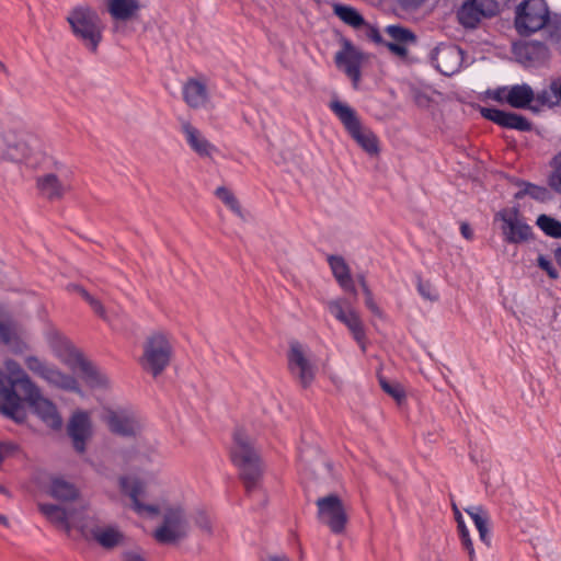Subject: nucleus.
Instances as JSON below:
<instances>
[{
	"mask_svg": "<svg viewBox=\"0 0 561 561\" xmlns=\"http://www.w3.org/2000/svg\"><path fill=\"white\" fill-rule=\"evenodd\" d=\"M457 528H458L459 536L465 535V534H469V530H468L465 522H460L459 525H457Z\"/></svg>",
	"mask_w": 561,
	"mask_h": 561,
	"instance_id": "obj_55",
	"label": "nucleus"
},
{
	"mask_svg": "<svg viewBox=\"0 0 561 561\" xmlns=\"http://www.w3.org/2000/svg\"><path fill=\"white\" fill-rule=\"evenodd\" d=\"M0 70L1 71H4L5 70V66L0 61Z\"/></svg>",
	"mask_w": 561,
	"mask_h": 561,
	"instance_id": "obj_60",
	"label": "nucleus"
},
{
	"mask_svg": "<svg viewBox=\"0 0 561 561\" xmlns=\"http://www.w3.org/2000/svg\"><path fill=\"white\" fill-rule=\"evenodd\" d=\"M4 492H5V489L2 485H0V493H4Z\"/></svg>",
	"mask_w": 561,
	"mask_h": 561,
	"instance_id": "obj_61",
	"label": "nucleus"
},
{
	"mask_svg": "<svg viewBox=\"0 0 561 561\" xmlns=\"http://www.w3.org/2000/svg\"><path fill=\"white\" fill-rule=\"evenodd\" d=\"M466 513L471 517L479 537L482 542L488 547L491 545V533L489 528V515L481 506H470L465 510Z\"/></svg>",
	"mask_w": 561,
	"mask_h": 561,
	"instance_id": "obj_33",
	"label": "nucleus"
},
{
	"mask_svg": "<svg viewBox=\"0 0 561 561\" xmlns=\"http://www.w3.org/2000/svg\"><path fill=\"white\" fill-rule=\"evenodd\" d=\"M231 459L240 469V474L249 496L257 500L261 505H265L267 499L265 492L260 486L262 473L260 459L242 430H237L233 434Z\"/></svg>",
	"mask_w": 561,
	"mask_h": 561,
	"instance_id": "obj_2",
	"label": "nucleus"
},
{
	"mask_svg": "<svg viewBox=\"0 0 561 561\" xmlns=\"http://www.w3.org/2000/svg\"><path fill=\"white\" fill-rule=\"evenodd\" d=\"M369 37H370L374 42H376V43H383V41H382V37H381L380 33H379V32H378V30H376V28H373V30L370 31V33H369Z\"/></svg>",
	"mask_w": 561,
	"mask_h": 561,
	"instance_id": "obj_54",
	"label": "nucleus"
},
{
	"mask_svg": "<svg viewBox=\"0 0 561 561\" xmlns=\"http://www.w3.org/2000/svg\"><path fill=\"white\" fill-rule=\"evenodd\" d=\"M494 0H468L458 11L459 22L466 27H476L484 18H491L497 12Z\"/></svg>",
	"mask_w": 561,
	"mask_h": 561,
	"instance_id": "obj_17",
	"label": "nucleus"
},
{
	"mask_svg": "<svg viewBox=\"0 0 561 561\" xmlns=\"http://www.w3.org/2000/svg\"><path fill=\"white\" fill-rule=\"evenodd\" d=\"M558 156H561V151L557 153Z\"/></svg>",
	"mask_w": 561,
	"mask_h": 561,
	"instance_id": "obj_62",
	"label": "nucleus"
},
{
	"mask_svg": "<svg viewBox=\"0 0 561 561\" xmlns=\"http://www.w3.org/2000/svg\"><path fill=\"white\" fill-rule=\"evenodd\" d=\"M38 510L49 523L67 534L73 528L78 529V524L85 523L88 517L82 510L66 508L57 504L39 503Z\"/></svg>",
	"mask_w": 561,
	"mask_h": 561,
	"instance_id": "obj_13",
	"label": "nucleus"
},
{
	"mask_svg": "<svg viewBox=\"0 0 561 561\" xmlns=\"http://www.w3.org/2000/svg\"><path fill=\"white\" fill-rule=\"evenodd\" d=\"M318 518L332 533L341 534L346 525L347 516L342 501L337 495L330 494L317 500Z\"/></svg>",
	"mask_w": 561,
	"mask_h": 561,
	"instance_id": "obj_14",
	"label": "nucleus"
},
{
	"mask_svg": "<svg viewBox=\"0 0 561 561\" xmlns=\"http://www.w3.org/2000/svg\"><path fill=\"white\" fill-rule=\"evenodd\" d=\"M182 93L186 104L193 108L203 107L208 101V93L205 84L194 79H190L183 85Z\"/></svg>",
	"mask_w": 561,
	"mask_h": 561,
	"instance_id": "obj_32",
	"label": "nucleus"
},
{
	"mask_svg": "<svg viewBox=\"0 0 561 561\" xmlns=\"http://www.w3.org/2000/svg\"><path fill=\"white\" fill-rule=\"evenodd\" d=\"M78 530L87 539L95 540L101 547L112 549L123 539V533L115 526H98L94 517L88 516L85 523L78 524Z\"/></svg>",
	"mask_w": 561,
	"mask_h": 561,
	"instance_id": "obj_16",
	"label": "nucleus"
},
{
	"mask_svg": "<svg viewBox=\"0 0 561 561\" xmlns=\"http://www.w3.org/2000/svg\"><path fill=\"white\" fill-rule=\"evenodd\" d=\"M123 561H146L145 558L135 551L126 552L123 557Z\"/></svg>",
	"mask_w": 561,
	"mask_h": 561,
	"instance_id": "obj_51",
	"label": "nucleus"
},
{
	"mask_svg": "<svg viewBox=\"0 0 561 561\" xmlns=\"http://www.w3.org/2000/svg\"><path fill=\"white\" fill-rule=\"evenodd\" d=\"M386 33L393 39L392 43L411 44L415 42V35L408 28L398 25H388Z\"/></svg>",
	"mask_w": 561,
	"mask_h": 561,
	"instance_id": "obj_39",
	"label": "nucleus"
},
{
	"mask_svg": "<svg viewBox=\"0 0 561 561\" xmlns=\"http://www.w3.org/2000/svg\"><path fill=\"white\" fill-rule=\"evenodd\" d=\"M37 142L34 136L25 131L5 133L2 156L13 162H23L31 157Z\"/></svg>",
	"mask_w": 561,
	"mask_h": 561,
	"instance_id": "obj_15",
	"label": "nucleus"
},
{
	"mask_svg": "<svg viewBox=\"0 0 561 561\" xmlns=\"http://www.w3.org/2000/svg\"><path fill=\"white\" fill-rule=\"evenodd\" d=\"M516 185L519 187V190L514 195L516 199H522L525 196H529L538 202H547L551 198V193L546 186L537 185L526 181H518Z\"/></svg>",
	"mask_w": 561,
	"mask_h": 561,
	"instance_id": "obj_35",
	"label": "nucleus"
},
{
	"mask_svg": "<svg viewBox=\"0 0 561 561\" xmlns=\"http://www.w3.org/2000/svg\"><path fill=\"white\" fill-rule=\"evenodd\" d=\"M481 115L504 128L519 131H528L531 129L530 122L523 115L516 113L504 112L494 107H482Z\"/></svg>",
	"mask_w": 561,
	"mask_h": 561,
	"instance_id": "obj_23",
	"label": "nucleus"
},
{
	"mask_svg": "<svg viewBox=\"0 0 561 561\" xmlns=\"http://www.w3.org/2000/svg\"><path fill=\"white\" fill-rule=\"evenodd\" d=\"M417 291L424 299H427L430 301H435L438 299L437 291L427 282H422L421 279H419Z\"/></svg>",
	"mask_w": 561,
	"mask_h": 561,
	"instance_id": "obj_44",
	"label": "nucleus"
},
{
	"mask_svg": "<svg viewBox=\"0 0 561 561\" xmlns=\"http://www.w3.org/2000/svg\"><path fill=\"white\" fill-rule=\"evenodd\" d=\"M513 53L519 62L524 65H534L547 57L548 48L543 43L531 41L515 44Z\"/></svg>",
	"mask_w": 561,
	"mask_h": 561,
	"instance_id": "obj_26",
	"label": "nucleus"
},
{
	"mask_svg": "<svg viewBox=\"0 0 561 561\" xmlns=\"http://www.w3.org/2000/svg\"><path fill=\"white\" fill-rule=\"evenodd\" d=\"M288 368L304 388L309 387L316 377L317 366L310 352L300 343H290Z\"/></svg>",
	"mask_w": 561,
	"mask_h": 561,
	"instance_id": "obj_11",
	"label": "nucleus"
},
{
	"mask_svg": "<svg viewBox=\"0 0 561 561\" xmlns=\"http://www.w3.org/2000/svg\"><path fill=\"white\" fill-rule=\"evenodd\" d=\"M460 231H461V234L468 240L471 239L473 236L472 230L468 224H462L460 227Z\"/></svg>",
	"mask_w": 561,
	"mask_h": 561,
	"instance_id": "obj_53",
	"label": "nucleus"
},
{
	"mask_svg": "<svg viewBox=\"0 0 561 561\" xmlns=\"http://www.w3.org/2000/svg\"><path fill=\"white\" fill-rule=\"evenodd\" d=\"M102 420L107 424L111 432L121 436H136L140 432V423L128 411L106 410L102 415Z\"/></svg>",
	"mask_w": 561,
	"mask_h": 561,
	"instance_id": "obj_18",
	"label": "nucleus"
},
{
	"mask_svg": "<svg viewBox=\"0 0 561 561\" xmlns=\"http://www.w3.org/2000/svg\"><path fill=\"white\" fill-rule=\"evenodd\" d=\"M535 100L541 105L553 106L561 102L558 92L554 90V81L551 82L548 89H543L535 95Z\"/></svg>",
	"mask_w": 561,
	"mask_h": 561,
	"instance_id": "obj_40",
	"label": "nucleus"
},
{
	"mask_svg": "<svg viewBox=\"0 0 561 561\" xmlns=\"http://www.w3.org/2000/svg\"><path fill=\"white\" fill-rule=\"evenodd\" d=\"M456 519H457V525H459V523H460V522H463L462 516H461V515H460V513H458V512H457V517H456Z\"/></svg>",
	"mask_w": 561,
	"mask_h": 561,
	"instance_id": "obj_59",
	"label": "nucleus"
},
{
	"mask_svg": "<svg viewBox=\"0 0 561 561\" xmlns=\"http://www.w3.org/2000/svg\"><path fill=\"white\" fill-rule=\"evenodd\" d=\"M39 193L48 199H58L69 190V183L55 173H47L37 179Z\"/></svg>",
	"mask_w": 561,
	"mask_h": 561,
	"instance_id": "obj_28",
	"label": "nucleus"
},
{
	"mask_svg": "<svg viewBox=\"0 0 561 561\" xmlns=\"http://www.w3.org/2000/svg\"><path fill=\"white\" fill-rule=\"evenodd\" d=\"M328 311L343 323L357 344L365 351V329L359 314L346 298H336L325 302Z\"/></svg>",
	"mask_w": 561,
	"mask_h": 561,
	"instance_id": "obj_9",
	"label": "nucleus"
},
{
	"mask_svg": "<svg viewBox=\"0 0 561 561\" xmlns=\"http://www.w3.org/2000/svg\"><path fill=\"white\" fill-rule=\"evenodd\" d=\"M4 366L14 380L7 385L4 376L0 370V412L16 422H22L25 419V410L22 399L14 390V386H18L23 393V380L31 378L13 359H8Z\"/></svg>",
	"mask_w": 561,
	"mask_h": 561,
	"instance_id": "obj_4",
	"label": "nucleus"
},
{
	"mask_svg": "<svg viewBox=\"0 0 561 561\" xmlns=\"http://www.w3.org/2000/svg\"><path fill=\"white\" fill-rule=\"evenodd\" d=\"M548 21L549 10L545 0H526L517 7L515 26L520 35L541 30Z\"/></svg>",
	"mask_w": 561,
	"mask_h": 561,
	"instance_id": "obj_7",
	"label": "nucleus"
},
{
	"mask_svg": "<svg viewBox=\"0 0 561 561\" xmlns=\"http://www.w3.org/2000/svg\"><path fill=\"white\" fill-rule=\"evenodd\" d=\"M23 394L25 401L33 409L34 413L49 427L59 430L62 426V419L56 405L43 397L39 388L31 380H23Z\"/></svg>",
	"mask_w": 561,
	"mask_h": 561,
	"instance_id": "obj_8",
	"label": "nucleus"
},
{
	"mask_svg": "<svg viewBox=\"0 0 561 561\" xmlns=\"http://www.w3.org/2000/svg\"><path fill=\"white\" fill-rule=\"evenodd\" d=\"M510 87H500L495 90L489 91L488 95L496 102H505L508 104Z\"/></svg>",
	"mask_w": 561,
	"mask_h": 561,
	"instance_id": "obj_47",
	"label": "nucleus"
},
{
	"mask_svg": "<svg viewBox=\"0 0 561 561\" xmlns=\"http://www.w3.org/2000/svg\"><path fill=\"white\" fill-rule=\"evenodd\" d=\"M333 11L340 20L354 28H359L365 24L364 18L352 7L335 4Z\"/></svg>",
	"mask_w": 561,
	"mask_h": 561,
	"instance_id": "obj_36",
	"label": "nucleus"
},
{
	"mask_svg": "<svg viewBox=\"0 0 561 561\" xmlns=\"http://www.w3.org/2000/svg\"><path fill=\"white\" fill-rule=\"evenodd\" d=\"M181 131L185 137L186 142L193 151L201 157H210L215 151L216 147L210 144L202 131L193 126L190 122H182Z\"/></svg>",
	"mask_w": 561,
	"mask_h": 561,
	"instance_id": "obj_25",
	"label": "nucleus"
},
{
	"mask_svg": "<svg viewBox=\"0 0 561 561\" xmlns=\"http://www.w3.org/2000/svg\"><path fill=\"white\" fill-rule=\"evenodd\" d=\"M119 485L133 502V508L139 515H156L162 512V523L154 530L153 537L160 543H174L187 536L188 519L183 507L179 504H142L140 496L144 494V484L137 480L122 477Z\"/></svg>",
	"mask_w": 561,
	"mask_h": 561,
	"instance_id": "obj_1",
	"label": "nucleus"
},
{
	"mask_svg": "<svg viewBox=\"0 0 561 561\" xmlns=\"http://www.w3.org/2000/svg\"><path fill=\"white\" fill-rule=\"evenodd\" d=\"M462 547L467 550L470 561L476 560V552L469 534L459 536Z\"/></svg>",
	"mask_w": 561,
	"mask_h": 561,
	"instance_id": "obj_49",
	"label": "nucleus"
},
{
	"mask_svg": "<svg viewBox=\"0 0 561 561\" xmlns=\"http://www.w3.org/2000/svg\"><path fill=\"white\" fill-rule=\"evenodd\" d=\"M380 386L385 392L390 394L393 399H396L398 402L404 399V390L399 383L396 382H388L385 379L380 380Z\"/></svg>",
	"mask_w": 561,
	"mask_h": 561,
	"instance_id": "obj_43",
	"label": "nucleus"
},
{
	"mask_svg": "<svg viewBox=\"0 0 561 561\" xmlns=\"http://www.w3.org/2000/svg\"><path fill=\"white\" fill-rule=\"evenodd\" d=\"M42 488L47 495L60 502H72L79 497L76 484L58 474L50 476Z\"/></svg>",
	"mask_w": 561,
	"mask_h": 561,
	"instance_id": "obj_24",
	"label": "nucleus"
},
{
	"mask_svg": "<svg viewBox=\"0 0 561 561\" xmlns=\"http://www.w3.org/2000/svg\"><path fill=\"white\" fill-rule=\"evenodd\" d=\"M554 259H556L557 263L561 266V248H558L554 251Z\"/></svg>",
	"mask_w": 561,
	"mask_h": 561,
	"instance_id": "obj_57",
	"label": "nucleus"
},
{
	"mask_svg": "<svg viewBox=\"0 0 561 561\" xmlns=\"http://www.w3.org/2000/svg\"><path fill=\"white\" fill-rule=\"evenodd\" d=\"M172 346L167 335L153 333L144 345L141 366L154 377L160 375L170 364Z\"/></svg>",
	"mask_w": 561,
	"mask_h": 561,
	"instance_id": "obj_6",
	"label": "nucleus"
},
{
	"mask_svg": "<svg viewBox=\"0 0 561 561\" xmlns=\"http://www.w3.org/2000/svg\"><path fill=\"white\" fill-rule=\"evenodd\" d=\"M537 263H538V266L541 270H543L545 272H547V274L551 278L556 279L558 277V271L553 266L552 262L549 259H547L545 255H539L537 259Z\"/></svg>",
	"mask_w": 561,
	"mask_h": 561,
	"instance_id": "obj_46",
	"label": "nucleus"
},
{
	"mask_svg": "<svg viewBox=\"0 0 561 561\" xmlns=\"http://www.w3.org/2000/svg\"><path fill=\"white\" fill-rule=\"evenodd\" d=\"M216 196L221 199L232 211L240 215L241 209L234 195L226 187H218Z\"/></svg>",
	"mask_w": 561,
	"mask_h": 561,
	"instance_id": "obj_42",
	"label": "nucleus"
},
{
	"mask_svg": "<svg viewBox=\"0 0 561 561\" xmlns=\"http://www.w3.org/2000/svg\"><path fill=\"white\" fill-rule=\"evenodd\" d=\"M0 342L13 351L22 350L21 328L8 312H0Z\"/></svg>",
	"mask_w": 561,
	"mask_h": 561,
	"instance_id": "obj_27",
	"label": "nucleus"
},
{
	"mask_svg": "<svg viewBox=\"0 0 561 561\" xmlns=\"http://www.w3.org/2000/svg\"><path fill=\"white\" fill-rule=\"evenodd\" d=\"M495 220L502 222L501 230L507 243H522L531 238V227L515 207L500 210L495 215Z\"/></svg>",
	"mask_w": 561,
	"mask_h": 561,
	"instance_id": "obj_12",
	"label": "nucleus"
},
{
	"mask_svg": "<svg viewBox=\"0 0 561 561\" xmlns=\"http://www.w3.org/2000/svg\"><path fill=\"white\" fill-rule=\"evenodd\" d=\"M330 110L344 125L352 138L369 154H376L379 151L378 139L376 135L362 126L356 112L346 103L334 100L329 105Z\"/></svg>",
	"mask_w": 561,
	"mask_h": 561,
	"instance_id": "obj_5",
	"label": "nucleus"
},
{
	"mask_svg": "<svg viewBox=\"0 0 561 561\" xmlns=\"http://www.w3.org/2000/svg\"><path fill=\"white\" fill-rule=\"evenodd\" d=\"M463 61L462 50L455 45H445L436 48L433 62L436 69L444 76L457 73Z\"/></svg>",
	"mask_w": 561,
	"mask_h": 561,
	"instance_id": "obj_21",
	"label": "nucleus"
},
{
	"mask_svg": "<svg viewBox=\"0 0 561 561\" xmlns=\"http://www.w3.org/2000/svg\"><path fill=\"white\" fill-rule=\"evenodd\" d=\"M67 432L78 453L85 450V443L92 435V423L88 412L76 411L67 425Z\"/></svg>",
	"mask_w": 561,
	"mask_h": 561,
	"instance_id": "obj_20",
	"label": "nucleus"
},
{
	"mask_svg": "<svg viewBox=\"0 0 561 561\" xmlns=\"http://www.w3.org/2000/svg\"><path fill=\"white\" fill-rule=\"evenodd\" d=\"M73 289L77 290L82 296L83 299H85V301L91 306L93 311L99 317H101L104 320H108L103 305L98 299H95L84 288H82L80 286L75 285Z\"/></svg>",
	"mask_w": 561,
	"mask_h": 561,
	"instance_id": "obj_41",
	"label": "nucleus"
},
{
	"mask_svg": "<svg viewBox=\"0 0 561 561\" xmlns=\"http://www.w3.org/2000/svg\"><path fill=\"white\" fill-rule=\"evenodd\" d=\"M535 100V93L530 85L515 84L510 87L508 105L514 108H526Z\"/></svg>",
	"mask_w": 561,
	"mask_h": 561,
	"instance_id": "obj_34",
	"label": "nucleus"
},
{
	"mask_svg": "<svg viewBox=\"0 0 561 561\" xmlns=\"http://www.w3.org/2000/svg\"><path fill=\"white\" fill-rule=\"evenodd\" d=\"M360 285H362V288H363V291H364V295H365V305L366 307L375 314H379L380 313V309L379 307L377 306V304L375 302L374 300V297H373V293L370 291V289L368 288L364 277H360Z\"/></svg>",
	"mask_w": 561,
	"mask_h": 561,
	"instance_id": "obj_45",
	"label": "nucleus"
},
{
	"mask_svg": "<svg viewBox=\"0 0 561 561\" xmlns=\"http://www.w3.org/2000/svg\"><path fill=\"white\" fill-rule=\"evenodd\" d=\"M537 226L549 237L561 238V222L548 215H540Z\"/></svg>",
	"mask_w": 561,
	"mask_h": 561,
	"instance_id": "obj_38",
	"label": "nucleus"
},
{
	"mask_svg": "<svg viewBox=\"0 0 561 561\" xmlns=\"http://www.w3.org/2000/svg\"><path fill=\"white\" fill-rule=\"evenodd\" d=\"M196 525L205 533L210 534L211 523L209 517L204 513L199 512L195 517Z\"/></svg>",
	"mask_w": 561,
	"mask_h": 561,
	"instance_id": "obj_48",
	"label": "nucleus"
},
{
	"mask_svg": "<svg viewBox=\"0 0 561 561\" xmlns=\"http://www.w3.org/2000/svg\"><path fill=\"white\" fill-rule=\"evenodd\" d=\"M140 9L139 0H107V11L112 19L116 21L131 20Z\"/></svg>",
	"mask_w": 561,
	"mask_h": 561,
	"instance_id": "obj_30",
	"label": "nucleus"
},
{
	"mask_svg": "<svg viewBox=\"0 0 561 561\" xmlns=\"http://www.w3.org/2000/svg\"><path fill=\"white\" fill-rule=\"evenodd\" d=\"M336 67L343 70L352 79L354 85H357L360 79V66L363 61L362 53L348 41L343 43L342 49L335 54Z\"/></svg>",
	"mask_w": 561,
	"mask_h": 561,
	"instance_id": "obj_19",
	"label": "nucleus"
},
{
	"mask_svg": "<svg viewBox=\"0 0 561 561\" xmlns=\"http://www.w3.org/2000/svg\"><path fill=\"white\" fill-rule=\"evenodd\" d=\"M49 346L54 355L70 369L76 370L77 365L83 355L72 343L60 333H51L48 337Z\"/></svg>",
	"mask_w": 561,
	"mask_h": 561,
	"instance_id": "obj_22",
	"label": "nucleus"
},
{
	"mask_svg": "<svg viewBox=\"0 0 561 561\" xmlns=\"http://www.w3.org/2000/svg\"><path fill=\"white\" fill-rule=\"evenodd\" d=\"M551 172L547 178L548 186L556 192L561 194V156L556 154L550 161Z\"/></svg>",
	"mask_w": 561,
	"mask_h": 561,
	"instance_id": "obj_37",
	"label": "nucleus"
},
{
	"mask_svg": "<svg viewBox=\"0 0 561 561\" xmlns=\"http://www.w3.org/2000/svg\"><path fill=\"white\" fill-rule=\"evenodd\" d=\"M25 366L30 371L53 387L67 391L80 392L78 382L72 376L64 374L57 367L48 364L37 356H27L25 358Z\"/></svg>",
	"mask_w": 561,
	"mask_h": 561,
	"instance_id": "obj_10",
	"label": "nucleus"
},
{
	"mask_svg": "<svg viewBox=\"0 0 561 561\" xmlns=\"http://www.w3.org/2000/svg\"><path fill=\"white\" fill-rule=\"evenodd\" d=\"M405 8H414L423 3L425 0H399Z\"/></svg>",
	"mask_w": 561,
	"mask_h": 561,
	"instance_id": "obj_52",
	"label": "nucleus"
},
{
	"mask_svg": "<svg viewBox=\"0 0 561 561\" xmlns=\"http://www.w3.org/2000/svg\"><path fill=\"white\" fill-rule=\"evenodd\" d=\"M0 524L3 525L4 527H9L10 526L8 518L4 515H1V514H0Z\"/></svg>",
	"mask_w": 561,
	"mask_h": 561,
	"instance_id": "obj_58",
	"label": "nucleus"
},
{
	"mask_svg": "<svg viewBox=\"0 0 561 561\" xmlns=\"http://www.w3.org/2000/svg\"><path fill=\"white\" fill-rule=\"evenodd\" d=\"M77 39L91 51H96L103 34L102 21L95 10L79 5L69 11L67 18Z\"/></svg>",
	"mask_w": 561,
	"mask_h": 561,
	"instance_id": "obj_3",
	"label": "nucleus"
},
{
	"mask_svg": "<svg viewBox=\"0 0 561 561\" xmlns=\"http://www.w3.org/2000/svg\"><path fill=\"white\" fill-rule=\"evenodd\" d=\"M328 263L339 285L345 291L356 295L354 282L346 261L340 255H329Z\"/></svg>",
	"mask_w": 561,
	"mask_h": 561,
	"instance_id": "obj_29",
	"label": "nucleus"
},
{
	"mask_svg": "<svg viewBox=\"0 0 561 561\" xmlns=\"http://www.w3.org/2000/svg\"><path fill=\"white\" fill-rule=\"evenodd\" d=\"M407 45L408 44H404V43H392V42H388L386 43V46L388 47V49L400 56V57H404L408 53V49H407Z\"/></svg>",
	"mask_w": 561,
	"mask_h": 561,
	"instance_id": "obj_50",
	"label": "nucleus"
},
{
	"mask_svg": "<svg viewBox=\"0 0 561 561\" xmlns=\"http://www.w3.org/2000/svg\"><path fill=\"white\" fill-rule=\"evenodd\" d=\"M73 371L78 373L84 382L91 388H105L108 385L106 375L84 357L80 359L77 365V369Z\"/></svg>",
	"mask_w": 561,
	"mask_h": 561,
	"instance_id": "obj_31",
	"label": "nucleus"
},
{
	"mask_svg": "<svg viewBox=\"0 0 561 561\" xmlns=\"http://www.w3.org/2000/svg\"><path fill=\"white\" fill-rule=\"evenodd\" d=\"M265 561H291L286 556H272L267 558Z\"/></svg>",
	"mask_w": 561,
	"mask_h": 561,
	"instance_id": "obj_56",
	"label": "nucleus"
}]
</instances>
